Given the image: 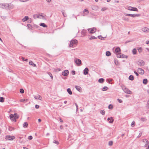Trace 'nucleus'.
I'll return each mask as SVG.
<instances>
[{"mask_svg": "<svg viewBox=\"0 0 149 149\" xmlns=\"http://www.w3.org/2000/svg\"><path fill=\"white\" fill-rule=\"evenodd\" d=\"M27 26H28V27L29 28H30L31 27V25L29 24H27Z\"/></svg>", "mask_w": 149, "mask_h": 149, "instance_id": "obj_59", "label": "nucleus"}, {"mask_svg": "<svg viewBox=\"0 0 149 149\" xmlns=\"http://www.w3.org/2000/svg\"><path fill=\"white\" fill-rule=\"evenodd\" d=\"M77 43V40L76 39L72 40L70 41V44H69V46L70 47H71L74 45H76Z\"/></svg>", "mask_w": 149, "mask_h": 149, "instance_id": "obj_2", "label": "nucleus"}, {"mask_svg": "<svg viewBox=\"0 0 149 149\" xmlns=\"http://www.w3.org/2000/svg\"><path fill=\"white\" fill-rule=\"evenodd\" d=\"M107 8H105V7H104V8H102L101 9V10L102 11H104L105 10H106L107 9Z\"/></svg>", "mask_w": 149, "mask_h": 149, "instance_id": "obj_49", "label": "nucleus"}, {"mask_svg": "<svg viewBox=\"0 0 149 149\" xmlns=\"http://www.w3.org/2000/svg\"><path fill=\"white\" fill-rule=\"evenodd\" d=\"M100 113L102 115H104L105 114V111L104 110H101L100 111Z\"/></svg>", "mask_w": 149, "mask_h": 149, "instance_id": "obj_48", "label": "nucleus"}, {"mask_svg": "<svg viewBox=\"0 0 149 149\" xmlns=\"http://www.w3.org/2000/svg\"><path fill=\"white\" fill-rule=\"evenodd\" d=\"M132 9H133V7L130 6H128L127 8V9L130 10L132 11L133 10Z\"/></svg>", "mask_w": 149, "mask_h": 149, "instance_id": "obj_41", "label": "nucleus"}, {"mask_svg": "<svg viewBox=\"0 0 149 149\" xmlns=\"http://www.w3.org/2000/svg\"><path fill=\"white\" fill-rule=\"evenodd\" d=\"M122 19L124 20L127 21H128L129 20L128 19V18H126L125 17H123Z\"/></svg>", "mask_w": 149, "mask_h": 149, "instance_id": "obj_45", "label": "nucleus"}, {"mask_svg": "<svg viewBox=\"0 0 149 149\" xmlns=\"http://www.w3.org/2000/svg\"><path fill=\"white\" fill-rule=\"evenodd\" d=\"M142 31L145 32H149V29L147 27H144L142 29Z\"/></svg>", "mask_w": 149, "mask_h": 149, "instance_id": "obj_18", "label": "nucleus"}, {"mask_svg": "<svg viewBox=\"0 0 149 149\" xmlns=\"http://www.w3.org/2000/svg\"><path fill=\"white\" fill-rule=\"evenodd\" d=\"M29 19V18L28 16H26L22 19V20L23 22H24L27 20Z\"/></svg>", "mask_w": 149, "mask_h": 149, "instance_id": "obj_22", "label": "nucleus"}, {"mask_svg": "<svg viewBox=\"0 0 149 149\" xmlns=\"http://www.w3.org/2000/svg\"><path fill=\"white\" fill-rule=\"evenodd\" d=\"M67 91L69 94L72 95V92L70 88H68Z\"/></svg>", "mask_w": 149, "mask_h": 149, "instance_id": "obj_31", "label": "nucleus"}, {"mask_svg": "<svg viewBox=\"0 0 149 149\" xmlns=\"http://www.w3.org/2000/svg\"><path fill=\"white\" fill-rule=\"evenodd\" d=\"M72 137V136L71 135L69 134V136H68V139H69L71 138Z\"/></svg>", "mask_w": 149, "mask_h": 149, "instance_id": "obj_63", "label": "nucleus"}, {"mask_svg": "<svg viewBox=\"0 0 149 149\" xmlns=\"http://www.w3.org/2000/svg\"><path fill=\"white\" fill-rule=\"evenodd\" d=\"M39 106L38 105H35V108H36V109H38L39 108Z\"/></svg>", "mask_w": 149, "mask_h": 149, "instance_id": "obj_58", "label": "nucleus"}, {"mask_svg": "<svg viewBox=\"0 0 149 149\" xmlns=\"http://www.w3.org/2000/svg\"><path fill=\"white\" fill-rule=\"evenodd\" d=\"M132 11H138V9H137L136 8H134L133 7V9Z\"/></svg>", "mask_w": 149, "mask_h": 149, "instance_id": "obj_52", "label": "nucleus"}, {"mask_svg": "<svg viewBox=\"0 0 149 149\" xmlns=\"http://www.w3.org/2000/svg\"><path fill=\"white\" fill-rule=\"evenodd\" d=\"M124 15L126 16H129L132 17H139L140 16L139 14H130L127 13H125Z\"/></svg>", "mask_w": 149, "mask_h": 149, "instance_id": "obj_4", "label": "nucleus"}, {"mask_svg": "<svg viewBox=\"0 0 149 149\" xmlns=\"http://www.w3.org/2000/svg\"><path fill=\"white\" fill-rule=\"evenodd\" d=\"M88 31L90 33L92 34L95 33L96 31V29L95 27L88 29Z\"/></svg>", "mask_w": 149, "mask_h": 149, "instance_id": "obj_6", "label": "nucleus"}, {"mask_svg": "<svg viewBox=\"0 0 149 149\" xmlns=\"http://www.w3.org/2000/svg\"><path fill=\"white\" fill-rule=\"evenodd\" d=\"M104 81V79L103 78L100 79L98 81L100 83H102Z\"/></svg>", "mask_w": 149, "mask_h": 149, "instance_id": "obj_23", "label": "nucleus"}, {"mask_svg": "<svg viewBox=\"0 0 149 149\" xmlns=\"http://www.w3.org/2000/svg\"><path fill=\"white\" fill-rule=\"evenodd\" d=\"M137 50L136 49H134L132 51V53L133 54H136Z\"/></svg>", "mask_w": 149, "mask_h": 149, "instance_id": "obj_33", "label": "nucleus"}, {"mask_svg": "<svg viewBox=\"0 0 149 149\" xmlns=\"http://www.w3.org/2000/svg\"><path fill=\"white\" fill-rule=\"evenodd\" d=\"M129 79L131 80H134V77L132 75H130L129 77Z\"/></svg>", "mask_w": 149, "mask_h": 149, "instance_id": "obj_34", "label": "nucleus"}, {"mask_svg": "<svg viewBox=\"0 0 149 149\" xmlns=\"http://www.w3.org/2000/svg\"><path fill=\"white\" fill-rule=\"evenodd\" d=\"M83 13L86 15L89 13V11L87 9H85L83 11Z\"/></svg>", "mask_w": 149, "mask_h": 149, "instance_id": "obj_25", "label": "nucleus"}, {"mask_svg": "<svg viewBox=\"0 0 149 149\" xmlns=\"http://www.w3.org/2000/svg\"><path fill=\"white\" fill-rule=\"evenodd\" d=\"M141 135H142V133H140L139 135L137 137H140V136H141Z\"/></svg>", "mask_w": 149, "mask_h": 149, "instance_id": "obj_60", "label": "nucleus"}, {"mask_svg": "<svg viewBox=\"0 0 149 149\" xmlns=\"http://www.w3.org/2000/svg\"><path fill=\"white\" fill-rule=\"evenodd\" d=\"M28 124L27 122H25L23 125V126L24 127H27L28 126Z\"/></svg>", "mask_w": 149, "mask_h": 149, "instance_id": "obj_28", "label": "nucleus"}, {"mask_svg": "<svg viewBox=\"0 0 149 149\" xmlns=\"http://www.w3.org/2000/svg\"><path fill=\"white\" fill-rule=\"evenodd\" d=\"M47 73L48 74V75L50 76V77H51L52 79L53 77V76H52V73L49 72H48Z\"/></svg>", "mask_w": 149, "mask_h": 149, "instance_id": "obj_43", "label": "nucleus"}, {"mask_svg": "<svg viewBox=\"0 0 149 149\" xmlns=\"http://www.w3.org/2000/svg\"><path fill=\"white\" fill-rule=\"evenodd\" d=\"M34 98L36 99L39 100H42V97L39 95H35L34 96Z\"/></svg>", "mask_w": 149, "mask_h": 149, "instance_id": "obj_12", "label": "nucleus"}, {"mask_svg": "<svg viewBox=\"0 0 149 149\" xmlns=\"http://www.w3.org/2000/svg\"><path fill=\"white\" fill-rule=\"evenodd\" d=\"M117 100L120 103H122L123 102V101L120 99H118Z\"/></svg>", "mask_w": 149, "mask_h": 149, "instance_id": "obj_57", "label": "nucleus"}, {"mask_svg": "<svg viewBox=\"0 0 149 149\" xmlns=\"http://www.w3.org/2000/svg\"><path fill=\"white\" fill-rule=\"evenodd\" d=\"M71 73L72 75H74L75 74V71L74 70H72L71 72Z\"/></svg>", "mask_w": 149, "mask_h": 149, "instance_id": "obj_56", "label": "nucleus"}, {"mask_svg": "<svg viewBox=\"0 0 149 149\" xmlns=\"http://www.w3.org/2000/svg\"><path fill=\"white\" fill-rule=\"evenodd\" d=\"M28 139L31 140L33 139V137L31 136H29L28 138Z\"/></svg>", "mask_w": 149, "mask_h": 149, "instance_id": "obj_55", "label": "nucleus"}, {"mask_svg": "<svg viewBox=\"0 0 149 149\" xmlns=\"http://www.w3.org/2000/svg\"><path fill=\"white\" fill-rule=\"evenodd\" d=\"M41 17L42 18L44 17L41 15L35 14L33 16V17L35 19H36L37 18L40 19L41 18Z\"/></svg>", "mask_w": 149, "mask_h": 149, "instance_id": "obj_8", "label": "nucleus"}, {"mask_svg": "<svg viewBox=\"0 0 149 149\" xmlns=\"http://www.w3.org/2000/svg\"><path fill=\"white\" fill-rule=\"evenodd\" d=\"M87 31L86 30L83 29L81 31V34L82 36H85L86 35Z\"/></svg>", "mask_w": 149, "mask_h": 149, "instance_id": "obj_16", "label": "nucleus"}, {"mask_svg": "<svg viewBox=\"0 0 149 149\" xmlns=\"http://www.w3.org/2000/svg\"><path fill=\"white\" fill-rule=\"evenodd\" d=\"M106 55L107 56H109L111 55V53L109 51H107L106 52Z\"/></svg>", "mask_w": 149, "mask_h": 149, "instance_id": "obj_32", "label": "nucleus"}, {"mask_svg": "<svg viewBox=\"0 0 149 149\" xmlns=\"http://www.w3.org/2000/svg\"><path fill=\"white\" fill-rule=\"evenodd\" d=\"M10 118L11 120L15 121L14 119V115H13V114H11L10 115Z\"/></svg>", "mask_w": 149, "mask_h": 149, "instance_id": "obj_24", "label": "nucleus"}, {"mask_svg": "<svg viewBox=\"0 0 149 149\" xmlns=\"http://www.w3.org/2000/svg\"><path fill=\"white\" fill-rule=\"evenodd\" d=\"M53 143H56V144H58L59 143V142L58 141H55V140H54V141H53Z\"/></svg>", "mask_w": 149, "mask_h": 149, "instance_id": "obj_53", "label": "nucleus"}, {"mask_svg": "<svg viewBox=\"0 0 149 149\" xmlns=\"http://www.w3.org/2000/svg\"><path fill=\"white\" fill-rule=\"evenodd\" d=\"M5 139L6 140L12 141L15 139V137L14 136L8 135L6 136Z\"/></svg>", "mask_w": 149, "mask_h": 149, "instance_id": "obj_5", "label": "nucleus"}, {"mask_svg": "<svg viewBox=\"0 0 149 149\" xmlns=\"http://www.w3.org/2000/svg\"><path fill=\"white\" fill-rule=\"evenodd\" d=\"M140 120L143 122L146 121L147 119L146 117H142L141 118Z\"/></svg>", "mask_w": 149, "mask_h": 149, "instance_id": "obj_29", "label": "nucleus"}, {"mask_svg": "<svg viewBox=\"0 0 149 149\" xmlns=\"http://www.w3.org/2000/svg\"><path fill=\"white\" fill-rule=\"evenodd\" d=\"M20 92L21 93H23L24 92V91L23 89L22 88L20 89Z\"/></svg>", "mask_w": 149, "mask_h": 149, "instance_id": "obj_51", "label": "nucleus"}, {"mask_svg": "<svg viewBox=\"0 0 149 149\" xmlns=\"http://www.w3.org/2000/svg\"><path fill=\"white\" fill-rule=\"evenodd\" d=\"M113 108V106L111 104H110L108 106V108L109 109H111Z\"/></svg>", "mask_w": 149, "mask_h": 149, "instance_id": "obj_50", "label": "nucleus"}, {"mask_svg": "<svg viewBox=\"0 0 149 149\" xmlns=\"http://www.w3.org/2000/svg\"><path fill=\"white\" fill-rule=\"evenodd\" d=\"M97 37L98 38V39H101L102 40H104V38H105L106 37H102L101 36H98Z\"/></svg>", "mask_w": 149, "mask_h": 149, "instance_id": "obj_37", "label": "nucleus"}, {"mask_svg": "<svg viewBox=\"0 0 149 149\" xmlns=\"http://www.w3.org/2000/svg\"><path fill=\"white\" fill-rule=\"evenodd\" d=\"M147 80L146 79H145L143 80V83L145 84H147Z\"/></svg>", "mask_w": 149, "mask_h": 149, "instance_id": "obj_36", "label": "nucleus"}, {"mask_svg": "<svg viewBox=\"0 0 149 149\" xmlns=\"http://www.w3.org/2000/svg\"><path fill=\"white\" fill-rule=\"evenodd\" d=\"M109 145L110 146H111L113 145V142L112 141H110L109 142Z\"/></svg>", "mask_w": 149, "mask_h": 149, "instance_id": "obj_44", "label": "nucleus"}, {"mask_svg": "<svg viewBox=\"0 0 149 149\" xmlns=\"http://www.w3.org/2000/svg\"><path fill=\"white\" fill-rule=\"evenodd\" d=\"M88 68H86L83 71L84 74V75H86L88 73Z\"/></svg>", "mask_w": 149, "mask_h": 149, "instance_id": "obj_19", "label": "nucleus"}, {"mask_svg": "<svg viewBox=\"0 0 149 149\" xmlns=\"http://www.w3.org/2000/svg\"><path fill=\"white\" fill-rule=\"evenodd\" d=\"M121 87L124 92L125 93L128 94H132V91H130L129 89L127 88L124 85H122L121 86Z\"/></svg>", "mask_w": 149, "mask_h": 149, "instance_id": "obj_1", "label": "nucleus"}, {"mask_svg": "<svg viewBox=\"0 0 149 149\" xmlns=\"http://www.w3.org/2000/svg\"><path fill=\"white\" fill-rule=\"evenodd\" d=\"M137 49H138V50L139 53H141L142 52V48L141 47H138Z\"/></svg>", "mask_w": 149, "mask_h": 149, "instance_id": "obj_42", "label": "nucleus"}, {"mask_svg": "<svg viewBox=\"0 0 149 149\" xmlns=\"http://www.w3.org/2000/svg\"><path fill=\"white\" fill-rule=\"evenodd\" d=\"M143 142L145 143L144 147H146L149 143L148 141L146 139H143Z\"/></svg>", "mask_w": 149, "mask_h": 149, "instance_id": "obj_14", "label": "nucleus"}, {"mask_svg": "<svg viewBox=\"0 0 149 149\" xmlns=\"http://www.w3.org/2000/svg\"><path fill=\"white\" fill-rule=\"evenodd\" d=\"M135 125V122L134 121H132L131 124V126L132 127H134Z\"/></svg>", "mask_w": 149, "mask_h": 149, "instance_id": "obj_46", "label": "nucleus"}, {"mask_svg": "<svg viewBox=\"0 0 149 149\" xmlns=\"http://www.w3.org/2000/svg\"><path fill=\"white\" fill-rule=\"evenodd\" d=\"M97 37H95L94 36H92L91 37L89 38V39L90 40H91L92 39H97Z\"/></svg>", "mask_w": 149, "mask_h": 149, "instance_id": "obj_39", "label": "nucleus"}, {"mask_svg": "<svg viewBox=\"0 0 149 149\" xmlns=\"http://www.w3.org/2000/svg\"><path fill=\"white\" fill-rule=\"evenodd\" d=\"M121 50L120 47H116L114 51V53L116 54L117 57H118V55H119L120 53Z\"/></svg>", "mask_w": 149, "mask_h": 149, "instance_id": "obj_3", "label": "nucleus"}, {"mask_svg": "<svg viewBox=\"0 0 149 149\" xmlns=\"http://www.w3.org/2000/svg\"><path fill=\"white\" fill-rule=\"evenodd\" d=\"M75 88L79 92H81V91L82 88L80 86H75Z\"/></svg>", "mask_w": 149, "mask_h": 149, "instance_id": "obj_17", "label": "nucleus"}, {"mask_svg": "<svg viewBox=\"0 0 149 149\" xmlns=\"http://www.w3.org/2000/svg\"><path fill=\"white\" fill-rule=\"evenodd\" d=\"M75 106H76V108H77L76 111H78V106L77 104L76 103H75Z\"/></svg>", "mask_w": 149, "mask_h": 149, "instance_id": "obj_54", "label": "nucleus"}, {"mask_svg": "<svg viewBox=\"0 0 149 149\" xmlns=\"http://www.w3.org/2000/svg\"><path fill=\"white\" fill-rule=\"evenodd\" d=\"M108 89V87L107 86H104L102 88V91H106Z\"/></svg>", "mask_w": 149, "mask_h": 149, "instance_id": "obj_40", "label": "nucleus"}, {"mask_svg": "<svg viewBox=\"0 0 149 149\" xmlns=\"http://www.w3.org/2000/svg\"><path fill=\"white\" fill-rule=\"evenodd\" d=\"M112 80V79H109L107 80V82L109 83L110 82H111Z\"/></svg>", "mask_w": 149, "mask_h": 149, "instance_id": "obj_62", "label": "nucleus"}, {"mask_svg": "<svg viewBox=\"0 0 149 149\" xmlns=\"http://www.w3.org/2000/svg\"><path fill=\"white\" fill-rule=\"evenodd\" d=\"M137 72L140 74H143L144 73V70L141 68H139L137 70Z\"/></svg>", "mask_w": 149, "mask_h": 149, "instance_id": "obj_9", "label": "nucleus"}, {"mask_svg": "<svg viewBox=\"0 0 149 149\" xmlns=\"http://www.w3.org/2000/svg\"><path fill=\"white\" fill-rule=\"evenodd\" d=\"M137 63L138 65L143 66L144 65L145 62L143 60H139L138 61Z\"/></svg>", "mask_w": 149, "mask_h": 149, "instance_id": "obj_10", "label": "nucleus"}, {"mask_svg": "<svg viewBox=\"0 0 149 149\" xmlns=\"http://www.w3.org/2000/svg\"><path fill=\"white\" fill-rule=\"evenodd\" d=\"M8 6V3H2L0 4V7L3 9H7Z\"/></svg>", "mask_w": 149, "mask_h": 149, "instance_id": "obj_7", "label": "nucleus"}, {"mask_svg": "<svg viewBox=\"0 0 149 149\" xmlns=\"http://www.w3.org/2000/svg\"><path fill=\"white\" fill-rule=\"evenodd\" d=\"M119 54V55H118V58H127V56L121 53H120Z\"/></svg>", "mask_w": 149, "mask_h": 149, "instance_id": "obj_11", "label": "nucleus"}, {"mask_svg": "<svg viewBox=\"0 0 149 149\" xmlns=\"http://www.w3.org/2000/svg\"><path fill=\"white\" fill-rule=\"evenodd\" d=\"M40 26L43 27H47L46 25L44 23H42L40 24Z\"/></svg>", "mask_w": 149, "mask_h": 149, "instance_id": "obj_27", "label": "nucleus"}, {"mask_svg": "<svg viewBox=\"0 0 149 149\" xmlns=\"http://www.w3.org/2000/svg\"><path fill=\"white\" fill-rule=\"evenodd\" d=\"M111 118L112 119L110 120V121H109V123H112L113 122L114 120L113 119H112L113 118L112 117H111Z\"/></svg>", "mask_w": 149, "mask_h": 149, "instance_id": "obj_47", "label": "nucleus"}, {"mask_svg": "<svg viewBox=\"0 0 149 149\" xmlns=\"http://www.w3.org/2000/svg\"><path fill=\"white\" fill-rule=\"evenodd\" d=\"M14 119L15 121H16V119H17L19 118V116L16 113H15L14 114Z\"/></svg>", "mask_w": 149, "mask_h": 149, "instance_id": "obj_21", "label": "nucleus"}, {"mask_svg": "<svg viewBox=\"0 0 149 149\" xmlns=\"http://www.w3.org/2000/svg\"><path fill=\"white\" fill-rule=\"evenodd\" d=\"M28 99H21L20 100V101L21 102H27L28 101Z\"/></svg>", "mask_w": 149, "mask_h": 149, "instance_id": "obj_26", "label": "nucleus"}, {"mask_svg": "<svg viewBox=\"0 0 149 149\" xmlns=\"http://www.w3.org/2000/svg\"><path fill=\"white\" fill-rule=\"evenodd\" d=\"M69 71L68 70H65L62 72V74L64 76H67L68 74Z\"/></svg>", "mask_w": 149, "mask_h": 149, "instance_id": "obj_13", "label": "nucleus"}, {"mask_svg": "<svg viewBox=\"0 0 149 149\" xmlns=\"http://www.w3.org/2000/svg\"><path fill=\"white\" fill-rule=\"evenodd\" d=\"M8 6L7 8H8L9 9H12L14 8V6L11 3H8Z\"/></svg>", "mask_w": 149, "mask_h": 149, "instance_id": "obj_15", "label": "nucleus"}, {"mask_svg": "<svg viewBox=\"0 0 149 149\" xmlns=\"http://www.w3.org/2000/svg\"><path fill=\"white\" fill-rule=\"evenodd\" d=\"M4 100V98L3 97H0V102H3Z\"/></svg>", "mask_w": 149, "mask_h": 149, "instance_id": "obj_38", "label": "nucleus"}, {"mask_svg": "<svg viewBox=\"0 0 149 149\" xmlns=\"http://www.w3.org/2000/svg\"><path fill=\"white\" fill-rule=\"evenodd\" d=\"M134 73L136 74L137 76H138L139 75V74L136 71H134Z\"/></svg>", "mask_w": 149, "mask_h": 149, "instance_id": "obj_61", "label": "nucleus"}, {"mask_svg": "<svg viewBox=\"0 0 149 149\" xmlns=\"http://www.w3.org/2000/svg\"><path fill=\"white\" fill-rule=\"evenodd\" d=\"M62 13L64 17H66L67 16V14L65 13V11L64 10H62Z\"/></svg>", "mask_w": 149, "mask_h": 149, "instance_id": "obj_35", "label": "nucleus"}, {"mask_svg": "<svg viewBox=\"0 0 149 149\" xmlns=\"http://www.w3.org/2000/svg\"><path fill=\"white\" fill-rule=\"evenodd\" d=\"M146 42L147 44H149V40L148 41V40L146 41Z\"/></svg>", "mask_w": 149, "mask_h": 149, "instance_id": "obj_64", "label": "nucleus"}, {"mask_svg": "<svg viewBox=\"0 0 149 149\" xmlns=\"http://www.w3.org/2000/svg\"><path fill=\"white\" fill-rule=\"evenodd\" d=\"M29 64L30 65H32L33 66L35 67L36 66V64L34 63L31 61H30L29 62Z\"/></svg>", "mask_w": 149, "mask_h": 149, "instance_id": "obj_30", "label": "nucleus"}, {"mask_svg": "<svg viewBox=\"0 0 149 149\" xmlns=\"http://www.w3.org/2000/svg\"><path fill=\"white\" fill-rule=\"evenodd\" d=\"M81 61L79 59H77L75 61V63L77 65H79L81 63Z\"/></svg>", "mask_w": 149, "mask_h": 149, "instance_id": "obj_20", "label": "nucleus"}]
</instances>
